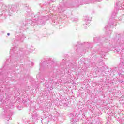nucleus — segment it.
<instances>
[{"label":"nucleus","instance_id":"obj_1","mask_svg":"<svg viewBox=\"0 0 124 124\" xmlns=\"http://www.w3.org/2000/svg\"><path fill=\"white\" fill-rule=\"evenodd\" d=\"M10 34L9 33H7V35H9Z\"/></svg>","mask_w":124,"mask_h":124}]
</instances>
